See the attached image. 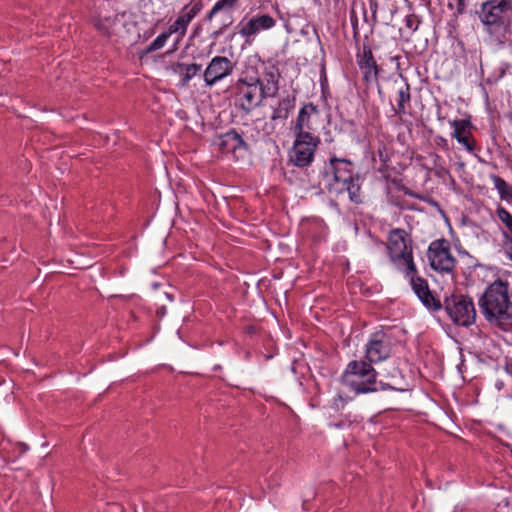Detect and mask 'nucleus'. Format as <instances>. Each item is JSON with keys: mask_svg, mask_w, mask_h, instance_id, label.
Segmentation results:
<instances>
[{"mask_svg": "<svg viewBox=\"0 0 512 512\" xmlns=\"http://www.w3.org/2000/svg\"><path fill=\"white\" fill-rule=\"evenodd\" d=\"M353 166L350 160L332 157L319 171L320 179L313 186L334 196L347 193L352 202L361 203L359 176L355 175Z\"/></svg>", "mask_w": 512, "mask_h": 512, "instance_id": "1", "label": "nucleus"}, {"mask_svg": "<svg viewBox=\"0 0 512 512\" xmlns=\"http://www.w3.org/2000/svg\"><path fill=\"white\" fill-rule=\"evenodd\" d=\"M511 296L510 283L498 278L486 287L478 300L484 318L505 331L512 328Z\"/></svg>", "mask_w": 512, "mask_h": 512, "instance_id": "2", "label": "nucleus"}, {"mask_svg": "<svg viewBox=\"0 0 512 512\" xmlns=\"http://www.w3.org/2000/svg\"><path fill=\"white\" fill-rule=\"evenodd\" d=\"M477 14L491 42L512 46V0H486Z\"/></svg>", "mask_w": 512, "mask_h": 512, "instance_id": "3", "label": "nucleus"}, {"mask_svg": "<svg viewBox=\"0 0 512 512\" xmlns=\"http://www.w3.org/2000/svg\"><path fill=\"white\" fill-rule=\"evenodd\" d=\"M376 376L377 372L371 363L351 361L342 375V382L356 394L394 389L388 383L377 382Z\"/></svg>", "mask_w": 512, "mask_h": 512, "instance_id": "4", "label": "nucleus"}, {"mask_svg": "<svg viewBox=\"0 0 512 512\" xmlns=\"http://www.w3.org/2000/svg\"><path fill=\"white\" fill-rule=\"evenodd\" d=\"M387 248L391 260L398 266H403L406 275L416 272L412 248L405 239V231L403 229H393L390 232Z\"/></svg>", "mask_w": 512, "mask_h": 512, "instance_id": "5", "label": "nucleus"}, {"mask_svg": "<svg viewBox=\"0 0 512 512\" xmlns=\"http://www.w3.org/2000/svg\"><path fill=\"white\" fill-rule=\"evenodd\" d=\"M444 306L455 324L470 326L475 322L476 310L471 297L453 294L445 299Z\"/></svg>", "mask_w": 512, "mask_h": 512, "instance_id": "6", "label": "nucleus"}, {"mask_svg": "<svg viewBox=\"0 0 512 512\" xmlns=\"http://www.w3.org/2000/svg\"><path fill=\"white\" fill-rule=\"evenodd\" d=\"M259 85L260 79L257 77L240 78L234 85L235 94L240 101V108L246 113L258 107L265 99Z\"/></svg>", "mask_w": 512, "mask_h": 512, "instance_id": "7", "label": "nucleus"}, {"mask_svg": "<svg viewBox=\"0 0 512 512\" xmlns=\"http://www.w3.org/2000/svg\"><path fill=\"white\" fill-rule=\"evenodd\" d=\"M427 257L431 268L435 271L449 273L455 268L456 260L445 239L433 241L429 245Z\"/></svg>", "mask_w": 512, "mask_h": 512, "instance_id": "8", "label": "nucleus"}, {"mask_svg": "<svg viewBox=\"0 0 512 512\" xmlns=\"http://www.w3.org/2000/svg\"><path fill=\"white\" fill-rule=\"evenodd\" d=\"M319 119V109L312 103L305 104L299 111L296 123L293 127L294 136L302 139H311L315 137L313 131L316 130Z\"/></svg>", "mask_w": 512, "mask_h": 512, "instance_id": "9", "label": "nucleus"}, {"mask_svg": "<svg viewBox=\"0 0 512 512\" xmlns=\"http://www.w3.org/2000/svg\"><path fill=\"white\" fill-rule=\"evenodd\" d=\"M320 143L318 137H311V139H302L295 136V142L290 153V159L297 167L308 166L314 158L315 149Z\"/></svg>", "mask_w": 512, "mask_h": 512, "instance_id": "10", "label": "nucleus"}, {"mask_svg": "<svg viewBox=\"0 0 512 512\" xmlns=\"http://www.w3.org/2000/svg\"><path fill=\"white\" fill-rule=\"evenodd\" d=\"M391 354V341L387 333L378 331L372 334L366 344V359L369 363H377L387 359Z\"/></svg>", "mask_w": 512, "mask_h": 512, "instance_id": "11", "label": "nucleus"}, {"mask_svg": "<svg viewBox=\"0 0 512 512\" xmlns=\"http://www.w3.org/2000/svg\"><path fill=\"white\" fill-rule=\"evenodd\" d=\"M234 68L235 64L227 57H213L203 73L206 86H213L217 82L231 75Z\"/></svg>", "mask_w": 512, "mask_h": 512, "instance_id": "12", "label": "nucleus"}, {"mask_svg": "<svg viewBox=\"0 0 512 512\" xmlns=\"http://www.w3.org/2000/svg\"><path fill=\"white\" fill-rule=\"evenodd\" d=\"M415 273L416 272H412L409 275H406L407 277H410V283L415 294L429 309L435 311L441 309V303L431 294L427 281L419 276H416Z\"/></svg>", "mask_w": 512, "mask_h": 512, "instance_id": "13", "label": "nucleus"}, {"mask_svg": "<svg viewBox=\"0 0 512 512\" xmlns=\"http://www.w3.org/2000/svg\"><path fill=\"white\" fill-rule=\"evenodd\" d=\"M358 65L363 74V80L367 84L378 82L379 66L370 48H363V53L359 56Z\"/></svg>", "mask_w": 512, "mask_h": 512, "instance_id": "14", "label": "nucleus"}, {"mask_svg": "<svg viewBox=\"0 0 512 512\" xmlns=\"http://www.w3.org/2000/svg\"><path fill=\"white\" fill-rule=\"evenodd\" d=\"M451 125L454 128L452 136L457 140L458 143L463 145L467 151L473 152L475 150V142L472 139L471 133L469 131V129L472 127L470 120H454L451 122Z\"/></svg>", "mask_w": 512, "mask_h": 512, "instance_id": "15", "label": "nucleus"}, {"mask_svg": "<svg viewBox=\"0 0 512 512\" xmlns=\"http://www.w3.org/2000/svg\"><path fill=\"white\" fill-rule=\"evenodd\" d=\"M275 25V20L267 14L251 18L241 27L239 33L244 37L257 34L260 30H267Z\"/></svg>", "mask_w": 512, "mask_h": 512, "instance_id": "16", "label": "nucleus"}, {"mask_svg": "<svg viewBox=\"0 0 512 512\" xmlns=\"http://www.w3.org/2000/svg\"><path fill=\"white\" fill-rule=\"evenodd\" d=\"M219 147L222 151L236 154L238 151L248 149L246 142L235 131L230 130L219 138Z\"/></svg>", "mask_w": 512, "mask_h": 512, "instance_id": "17", "label": "nucleus"}, {"mask_svg": "<svg viewBox=\"0 0 512 512\" xmlns=\"http://www.w3.org/2000/svg\"><path fill=\"white\" fill-rule=\"evenodd\" d=\"M279 72L275 69L266 71L263 76V80L260 79V90L265 98L274 97L278 90Z\"/></svg>", "mask_w": 512, "mask_h": 512, "instance_id": "18", "label": "nucleus"}, {"mask_svg": "<svg viewBox=\"0 0 512 512\" xmlns=\"http://www.w3.org/2000/svg\"><path fill=\"white\" fill-rule=\"evenodd\" d=\"M202 8L203 3L201 0H191L190 3H188L182 8L177 19L182 23V25L187 30L189 23L201 11Z\"/></svg>", "mask_w": 512, "mask_h": 512, "instance_id": "19", "label": "nucleus"}, {"mask_svg": "<svg viewBox=\"0 0 512 512\" xmlns=\"http://www.w3.org/2000/svg\"><path fill=\"white\" fill-rule=\"evenodd\" d=\"M397 96V105L396 107H393V110L396 115L402 117L407 113L406 105L409 104L411 100L410 86L408 83L399 85Z\"/></svg>", "mask_w": 512, "mask_h": 512, "instance_id": "20", "label": "nucleus"}, {"mask_svg": "<svg viewBox=\"0 0 512 512\" xmlns=\"http://www.w3.org/2000/svg\"><path fill=\"white\" fill-rule=\"evenodd\" d=\"M173 69L174 72L182 75V85H186L201 70V65L176 63Z\"/></svg>", "mask_w": 512, "mask_h": 512, "instance_id": "21", "label": "nucleus"}, {"mask_svg": "<svg viewBox=\"0 0 512 512\" xmlns=\"http://www.w3.org/2000/svg\"><path fill=\"white\" fill-rule=\"evenodd\" d=\"M295 97L287 96L282 99L278 106L274 109L271 119L272 120H285L288 118L290 111L294 108Z\"/></svg>", "mask_w": 512, "mask_h": 512, "instance_id": "22", "label": "nucleus"}, {"mask_svg": "<svg viewBox=\"0 0 512 512\" xmlns=\"http://www.w3.org/2000/svg\"><path fill=\"white\" fill-rule=\"evenodd\" d=\"M495 188L498 190L500 198L512 204V186L497 175L492 176Z\"/></svg>", "mask_w": 512, "mask_h": 512, "instance_id": "23", "label": "nucleus"}, {"mask_svg": "<svg viewBox=\"0 0 512 512\" xmlns=\"http://www.w3.org/2000/svg\"><path fill=\"white\" fill-rule=\"evenodd\" d=\"M119 21L120 17L118 15H114L113 17H105L103 19L98 20V22L96 23V27L105 35L110 36L115 33V28L117 22Z\"/></svg>", "mask_w": 512, "mask_h": 512, "instance_id": "24", "label": "nucleus"}, {"mask_svg": "<svg viewBox=\"0 0 512 512\" xmlns=\"http://www.w3.org/2000/svg\"><path fill=\"white\" fill-rule=\"evenodd\" d=\"M238 0H218L210 12L206 15V20L211 21L220 11H230L234 8Z\"/></svg>", "mask_w": 512, "mask_h": 512, "instance_id": "25", "label": "nucleus"}, {"mask_svg": "<svg viewBox=\"0 0 512 512\" xmlns=\"http://www.w3.org/2000/svg\"><path fill=\"white\" fill-rule=\"evenodd\" d=\"M496 214L499 220L507 227L509 233L512 235V215L501 206H498Z\"/></svg>", "mask_w": 512, "mask_h": 512, "instance_id": "26", "label": "nucleus"}, {"mask_svg": "<svg viewBox=\"0 0 512 512\" xmlns=\"http://www.w3.org/2000/svg\"><path fill=\"white\" fill-rule=\"evenodd\" d=\"M168 38H169V33H166V32L161 33L149 45V47L147 48V51L151 52V51H155V50L162 48L165 45Z\"/></svg>", "mask_w": 512, "mask_h": 512, "instance_id": "27", "label": "nucleus"}, {"mask_svg": "<svg viewBox=\"0 0 512 512\" xmlns=\"http://www.w3.org/2000/svg\"><path fill=\"white\" fill-rule=\"evenodd\" d=\"M186 31L187 30L182 25V23L178 19H176L175 22L170 25L167 33H169V36L171 34L176 33V34H179L180 38H182L186 34Z\"/></svg>", "mask_w": 512, "mask_h": 512, "instance_id": "28", "label": "nucleus"}, {"mask_svg": "<svg viewBox=\"0 0 512 512\" xmlns=\"http://www.w3.org/2000/svg\"><path fill=\"white\" fill-rule=\"evenodd\" d=\"M503 248L507 254L509 260L512 261V237L507 233L503 232Z\"/></svg>", "mask_w": 512, "mask_h": 512, "instance_id": "29", "label": "nucleus"}, {"mask_svg": "<svg viewBox=\"0 0 512 512\" xmlns=\"http://www.w3.org/2000/svg\"><path fill=\"white\" fill-rule=\"evenodd\" d=\"M405 24L409 29L415 31L418 28L419 20L415 15H408L405 18Z\"/></svg>", "mask_w": 512, "mask_h": 512, "instance_id": "30", "label": "nucleus"}, {"mask_svg": "<svg viewBox=\"0 0 512 512\" xmlns=\"http://www.w3.org/2000/svg\"><path fill=\"white\" fill-rule=\"evenodd\" d=\"M344 399L341 394H338V396L334 399V407L336 410H338L340 407L343 406Z\"/></svg>", "mask_w": 512, "mask_h": 512, "instance_id": "31", "label": "nucleus"}, {"mask_svg": "<svg viewBox=\"0 0 512 512\" xmlns=\"http://www.w3.org/2000/svg\"><path fill=\"white\" fill-rule=\"evenodd\" d=\"M465 10V0H457V13L462 14Z\"/></svg>", "mask_w": 512, "mask_h": 512, "instance_id": "32", "label": "nucleus"}, {"mask_svg": "<svg viewBox=\"0 0 512 512\" xmlns=\"http://www.w3.org/2000/svg\"><path fill=\"white\" fill-rule=\"evenodd\" d=\"M505 370L506 372L512 376V360H509L505 364Z\"/></svg>", "mask_w": 512, "mask_h": 512, "instance_id": "33", "label": "nucleus"}, {"mask_svg": "<svg viewBox=\"0 0 512 512\" xmlns=\"http://www.w3.org/2000/svg\"><path fill=\"white\" fill-rule=\"evenodd\" d=\"M226 27H227V25H224L220 30L215 31V32L213 33L214 39H217V38H218V36H219V35H221V34L224 32V30H225V28H226Z\"/></svg>", "mask_w": 512, "mask_h": 512, "instance_id": "34", "label": "nucleus"}, {"mask_svg": "<svg viewBox=\"0 0 512 512\" xmlns=\"http://www.w3.org/2000/svg\"><path fill=\"white\" fill-rule=\"evenodd\" d=\"M18 449H19L20 454L24 453L26 450V446L24 444H19Z\"/></svg>", "mask_w": 512, "mask_h": 512, "instance_id": "35", "label": "nucleus"}, {"mask_svg": "<svg viewBox=\"0 0 512 512\" xmlns=\"http://www.w3.org/2000/svg\"><path fill=\"white\" fill-rule=\"evenodd\" d=\"M159 286H160V284H159V283H154V284H153V287H154L155 289H156V288H158Z\"/></svg>", "mask_w": 512, "mask_h": 512, "instance_id": "36", "label": "nucleus"}]
</instances>
